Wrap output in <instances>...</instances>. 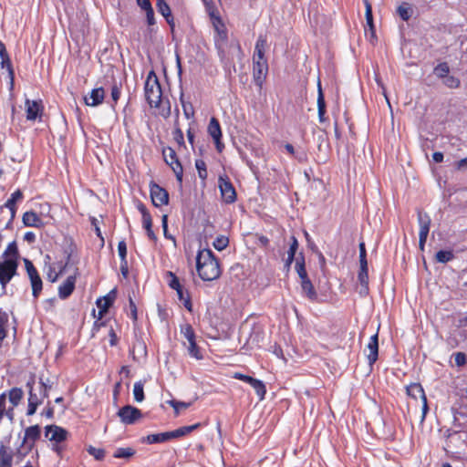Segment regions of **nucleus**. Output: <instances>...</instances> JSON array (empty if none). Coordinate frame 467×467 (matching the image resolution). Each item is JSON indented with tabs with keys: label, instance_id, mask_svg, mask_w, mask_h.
<instances>
[{
	"label": "nucleus",
	"instance_id": "a878e982",
	"mask_svg": "<svg viewBox=\"0 0 467 467\" xmlns=\"http://www.w3.org/2000/svg\"><path fill=\"white\" fill-rule=\"evenodd\" d=\"M208 133L213 140L222 139V130L218 119L213 117L208 125Z\"/></svg>",
	"mask_w": 467,
	"mask_h": 467
},
{
	"label": "nucleus",
	"instance_id": "37998d69",
	"mask_svg": "<svg viewBox=\"0 0 467 467\" xmlns=\"http://www.w3.org/2000/svg\"><path fill=\"white\" fill-rule=\"evenodd\" d=\"M188 352H189V355L192 358H196L198 360L203 358V356H202V354L201 352V349L197 346L196 340L189 342Z\"/></svg>",
	"mask_w": 467,
	"mask_h": 467
},
{
	"label": "nucleus",
	"instance_id": "8fccbe9b",
	"mask_svg": "<svg viewBox=\"0 0 467 467\" xmlns=\"http://www.w3.org/2000/svg\"><path fill=\"white\" fill-rule=\"evenodd\" d=\"M87 451L98 461H102L105 457V451L100 448H95L90 445L87 448Z\"/></svg>",
	"mask_w": 467,
	"mask_h": 467
},
{
	"label": "nucleus",
	"instance_id": "39448f33",
	"mask_svg": "<svg viewBox=\"0 0 467 467\" xmlns=\"http://www.w3.org/2000/svg\"><path fill=\"white\" fill-rule=\"evenodd\" d=\"M163 158L165 162L171 168L173 171L177 181L182 183L183 177V168L179 161L176 151L171 147H168L162 150Z\"/></svg>",
	"mask_w": 467,
	"mask_h": 467
},
{
	"label": "nucleus",
	"instance_id": "5fc2aeb1",
	"mask_svg": "<svg viewBox=\"0 0 467 467\" xmlns=\"http://www.w3.org/2000/svg\"><path fill=\"white\" fill-rule=\"evenodd\" d=\"M39 392L42 393V397H47L48 396V391L51 389L52 388V385L49 384V380L47 379V382L43 380L42 378H40V380H39Z\"/></svg>",
	"mask_w": 467,
	"mask_h": 467
},
{
	"label": "nucleus",
	"instance_id": "5701e85b",
	"mask_svg": "<svg viewBox=\"0 0 467 467\" xmlns=\"http://www.w3.org/2000/svg\"><path fill=\"white\" fill-rule=\"evenodd\" d=\"M300 285L302 288V293L306 297H307L311 301L317 300V294L309 277L300 280Z\"/></svg>",
	"mask_w": 467,
	"mask_h": 467
},
{
	"label": "nucleus",
	"instance_id": "cd10ccee",
	"mask_svg": "<svg viewBox=\"0 0 467 467\" xmlns=\"http://www.w3.org/2000/svg\"><path fill=\"white\" fill-rule=\"evenodd\" d=\"M200 425H201L200 423H196L193 425L183 426V427L178 428L174 431H170V437H171V439H176V438L185 436V435L191 433L192 431H195L196 429H198L200 427Z\"/></svg>",
	"mask_w": 467,
	"mask_h": 467
},
{
	"label": "nucleus",
	"instance_id": "e433bc0d",
	"mask_svg": "<svg viewBox=\"0 0 467 467\" xmlns=\"http://www.w3.org/2000/svg\"><path fill=\"white\" fill-rule=\"evenodd\" d=\"M454 258V254L451 250H440L435 254L437 262L446 264Z\"/></svg>",
	"mask_w": 467,
	"mask_h": 467
},
{
	"label": "nucleus",
	"instance_id": "3c124183",
	"mask_svg": "<svg viewBox=\"0 0 467 467\" xmlns=\"http://www.w3.org/2000/svg\"><path fill=\"white\" fill-rule=\"evenodd\" d=\"M364 5L366 7L365 15H366L367 24L369 26V28L371 30H373L374 25H373L372 6H371L370 3L368 2V0H364Z\"/></svg>",
	"mask_w": 467,
	"mask_h": 467
},
{
	"label": "nucleus",
	"instance_id": "f3484780",
	"mask_svg": "<svg viewBox=\"0 0 467 467\" xmlns=\"http://www.w3.org/2000/svg\"><path fill=\"white\" fill-rule=\"evenodd\" d=\"M116 290H111L105 296L99 298L96 302L99 310V317L103 316L104 313L108 311V309L113 305L114 300L116 298Z\"/></svg>",
	"mask_w": 467,
	"mask_h": 467
},
{
	"label": "nucleus",
	"instance_id": "2f4dec72",
	"mask_svg": "<svg viewBox=\"0 0 467 467\" xmlns=\"http://www.w3.org/2000/svg\"><path fill=\"white\" fill-rule=\"evenodd\" d=\"M180 101H181V104H182V107L184 117L186 119H193V117H194V108H193L192 104L190 101H186L184 99V94H183L182 91L181 92V95H180Z\"/></svg>",
	"mask_w": 467,
	"mask_h": 467
},
{
	"label": "nucleus",
	"instance_id": "6ab92c4d",
	"mask_svg": "<svg viewBox=\"0 0 467 467\" xmlns=\"http://www.w3.org/2000/svg\"><path fill=\"white\" fill-rule=\"evenodd\" d=\"M76 275L68 276L66 281L58 287V296L60 299H67L74 291L76 284Z\"/></svg>",
	"mask_w": 467,
	"mask_h": 467
},
{
	"label": "nucleus",
	"instance_id": "774afa93",
	"mask_svg": "<svg viewBox=\"0 0 467 467\" xmlns=\"http://www.w3.org/2000/svg\"><path fill=\"white\" fill-rule=\"evenodd\" d=\"M145 13H146V18H147L148 25L153 26L155 24L153 8L151 7V8L146 10Z\"/></svg>",
	"mask_w": 467,
	"mask_h": 467
},
{
	"label": "nucleus",
	"instance_id": "423d86ee",
	"mask_svg": "<svg viewBox=\"0 0 467 467\" xmlns=\"http://www.w3.org/2000/svg\"><path fill=\"white\" fill-rule=\"evenodd\" d=\"M24 263L31 283L32 295L35 298H37L43 288L42 279L36 268L34 266L33 263L29 259H24Z\"/></svg>",
	"mask_w": 467,
	"mask_h": 467
},
{
	"label": "nucleus",
	"instance_id": "0e129e2a",
	"mask_svg": "<svg viewBox=\"0 0 467 467\" xmlns=\"http://www.w3.org/2000/svg\"><path fill=\"white\" fill-rule=\"evenodd\" d=\"M295 269H296L300 280L308 278L307 272L306 270V265H295Z\"/></svg>",
	"mask_w": 467,
	"mask_h": 467
},
{
	"label": "nucleus",
	"instance_id": "f704fd0d",
	"mask_svg": "<svg viewBox=\"0 0 467 467\" xmlns=\"http://www.w3.org/2000/svg\"><path fill=\"white\" fill-rule=\"evenodd\" d=\"M135 453V450L130 447H120L116 449V451L113 453V457L118 459H129L132 457Z\"/></svg>",
	"mask_w": 467,
	"mask_h": 467
},
{
	"label": "nucleus",
	"instance_id": "dca6fc26",
	"mask_svg": "<svg viewBox=\"0 0 467 467\" xmlns=\"http://www.w3.org/2000/svg\"><path fill=\"white\" fill-rule=\"evenodd\" d=\"M367 348L368 350V354L367 355V358L368 364L373 365L378 358H379V336L378 333L372 335L369 338V341L367 345Z\"/></svg>",
	"mask_w": 467,
	"mask_h": 467
},
{
	"label": "nucleus",
	"instance_id": "1a4fd4ad",
	"mask_svg": "<svg viewBox=\"0 0 467 467\" xmlns=\"http://www.w3.org/2000/svg\"><path fill=\"white\" fill-rule=\"evenodd\" d=\"M218 187L224 202L233 203L236 201L235 189L226 175L219 177Z\"/></svg>",
	"mask_w": 467,
	"mask_h": 467
},
{
	"label": "nucleus",
	"instance_id": "412c9836",
	"mask_svg": "<svg viewBox=\"0 0 467 467\" xmlns=\"http://www.w3.org/2000/svg\"><path fill=\"white\" fill-rule=\"evenodd\" d=\"M22 199L23 192L19 189H17L11 194L10 198L5 202L4 205L0 207V209H8L10 213L12 214V218H15L16 213V202L21 201Z\"/></svg>",
	"mask_w": 467,
	"mask_h": 467
},
{
	"label": "nucleus",
	"instance_id": "c756f323",
	"mask_svg": "<svg viewBox=\"0 0 467 467\" xmlns=\"http://www.w3.org/2000/svg\"><path fill=\"white\" fill-rule=\"evenodd\" d=\"M13 461V455L8 451L7 448L1 444L0 445V467H11Z\"/></svg>",
	"mask_w": 467,
	"mask_h": 467
},
{
	"label": "nucleus",
	"instance_id": "c03bdc74",
	"mask_svg": "<svg viewBox=\"0 0 467 467\" xmlns=\"http://www.w3.org/2000/svg\"><path fill=\"white\" fill-rule=\"evenodd\" d=\"M4 258H9V257H16V259L17 260L18 258V249H17V245H16V243L15 241L11 242L5 251L4 252L3 255H2Z\"/></svg>",
	"mask_w": 467,
	"mask_h": 467
},
{
	"label": "nucleus",
	"instance_id": "9b49d317",
	"mask_svg": "<svg viewBox=\"0 0 467 467\" xmlns=\"http://www.w3.org/2000/svg\"><path fill=\"white\" fill-rule=\"evenodd\" d=\"M234 378L250 384L251 387L254 389L257 396L259 397L260 400H263L265 399L266 389L265 385L262 380L242 373H235Z\"/></svg>",
	"mask_w": 467,
	"mask_h": 467
},
{
	"label": "nucleus",
	"instance_id": "20e7f679",
	"mask_svg": "<svg viewBox=\"0 0 467 467\" xmlns=\"http://www.w3.org/2000/svg\"><path fill=\"white\" fill-rule=\"evenodd\" d=\"M17 267L18 261L16 257L4 258V260H0V284L3 288H5L6 285L16 275Z\"/></svg>",
	"mask_w": 467,
	"mask_h": 467
},
{
	"label": "nucleus",
	"instance_id": "4be33fe9",
	"mask_svg": "<svg viewBox=\"0 0 467 467\" xmlns=\"http://www.w3.org/2000/svg\"><path fill=\"white\" fill-rule=\"evenodd\" d=\"M35 384L36 377L31 376L28 381L26 382V388L28 389V402L41 404L46 397H42V393L39 392V389H37L38 392H36V389L34 388Z\"/></svg>",
	"mask_w": 467,
	"mask_h": 467
},
{
	"label": "nucleus",
	"instance_id": "09e8293b",
	"mask_svg": "<svg viewBox=\"0 0 467 467\" xmlns=\"http://www.w3.org/2000/svg\"><path fill=\"white\" fill-rule=\"evenodd\" d=\"M397 13L403 21H408L411 16L410 8L407 4L400 5L397 9Z\"/></svg>",
	"mask_w": 467,
	"mask_h": 467
},
{
	"label": "nucleus",
	"instance_id": "f257e3e1",
	"mask_svg": "<svg viewBox=\"0 0 467 467\" xmlns=\"http://www.w3.org/2000/svg\"><path fill=\"white\" fill-rule=\"evenodd\" d=\"M266 47V36L260 35L256 40L253 55V78L254 84L259 88H262L268 73V62L265 57Z\"/></svg>",
	"mask_w": 467,
	"mask_h": 467
},
{
	"label": "nucleus",
	"instance_id": "473e14b6",
	"mask_svg": "<svg viewBox=\"0 0 467 467\" xmlns=\"http://www.w3.org/2000/svg\"><path fill=\"white\" fill-rule=\"evenodd\" d=\"M0 64H1V67L2 68H5L7 70L8 77H9V79H10V84H11V86H13L14 78H15V71H14V68H13L12 62H11L9 55L5 56L4 57H2Z\"/></svg>",
	"mask_w": 467,
	"mask_h": 467
},
{
	"label": "nucleus",
	"instance_id": "a18cd8bd",
	"mask_svg": "<svg viewBox=\"0 0 467 467\" xmlns=\"http://www.w3.org/2000/svg\"><path fill=\"white\" fill-rule=\"evenodd\" d=\"M195 167L198 171L199 178L202 181H205L208 176L205 161L200 159L196 160Z\"/></svg>",
	"mask_w": 467,
	"mask_h": 467
},
{
	"label": "nucleus",
	"instance_id": "4468645a",
	"mask_svg": "<svg viewBox=\"0 0 467 467\" xmlns=\"http://www.w3.org/2000/svg\"><path fill=\"white\" fill-rule=\"evenodd\" d=\"M25 104L27 120L36 119V118L42 113L43 106L40 100H30L26 99Z\"/></svg>",
	"mask_w": 467,
	"mask_h": 467
},
{
	"label": "nucleus",
	"instance_id": "7c9ffc66",
	"mask_svg": "<svg viewBox=\"0 0 467 467\" xmlns=\"http://www.w3.org/2000/svg\"><path fill=\"white\" fill-rule=\"evenodd\" d=\"M76 245L70 241L64 246V254L66 257V262L71 265L77 264L75 260V253H76Z\"/></svg>",
	"mask_w": 467,
	"mask_h": 467
},
{
	"label": "nucleus",
	"instance_id": "f8f14e48",
	"mask_svg": "<svg viewBox=\"0 0 467 467\" xmlns=\"http://www.w3.org/2000/svg\"><path fill=\"white\" fill-rule=\"evenodd\" d=\"M67 431L60 426L53 424L45 427V436L50 441L60 443L67 440Z\"/></svg>",
	"mask_w": 467,
	"mask_h": 467
},
{
	"label": "nucleus",
	"instance_id": "58836bf2",
	"mask_svg": "<svg viewBox=\"0 0 467 467\" xmlns=\"http://www.w3.org/2000/svg\"><path fill=\"white\" fill-rule=\"evenodd\" d=\"M317 112L318 114H326V101L320 81L317 83Z\"/></svg>",
	"mask_w": 467,
	"mask_h": 467
},
{
	"label": "nucleus",
	"instance_id": "680f3d73",
	"mask_svg": "<svg viewBox=\"0 0 467 467\" xmlns=\"http://www.w3.org/2000/svg\"><path fill=\"white\" fill-rule=\"evenodd\" d=\"M120 97V88L115 83L111 87V99L116 104Z\"/></svg>",
	"mask_w": 467,
	"mask_h": 467
},
{
	"label": "nucleus",
	"instance_id": "ddd939ff",
	"mask_svg": "<svg viewBox=\"0 0 467 467\" xmlns=\"http://www.w3.org/2000/svg\"><path fill=\"white\" fill-rule=\"evenodd\" d=\"M211 16L215 30L214 42H227L228 34L224 23L220 16H215L213 14H211Z\"/></svg>",
	"mask_w": 467,
	"mask_h": 467
},
{
	"label": "nucleus",
	"instance_id": "2eb2a0df",
	"mask_svg": "<svg viewBox=\"0 0 467 467\" xmlns=\"http://www.w3.org/2000/svg\"><path fill=\"white\" fill-rule=\"evenodd\" d=\"M105 98V91L103 88H93L89 95L85 96L84 101L87 106L97 107L100 105Z\"/></svg>",
	"mask_w": 467,
	"mask_h": 467
},
{
	"label": "nucleus",
	"instance_id": "393cba45",
	"mask_svg": "<svg viewBox=\"0 0 467 467\" xmlns=\"http://www.w3.org/2000/svg\"><path fill=\"white\" fill-rule=\"evenodd\" d=\"M408 396L417 400L420 398L421 400L426 398L424 389L420 383H411L406 389Z\"/></svg>",
	"mask_w": 467,
	"mask_h": 467
},
{
	"label": "nucleus",
	"instance_id": "79ce46f5",
	"mask_svg": "<svg viewBox=\"0 0 467 467\" xmlns=\"http://www.w3.org/2000/svg\"><path fill=\"white\" fill-rule=\"evenodd\" d=\"M166 277H167L168 285L171 289L177 291V289H180L182 287V285H181V283L179 281V278L171 271H168L166 273Z\"/></svg>",
	"mask_w": 467,
	"mask_h": 467
},
{
	"label": "nucleus",
	"instance_id": "bb28decb",
	"mask_svg": "<svg viewBox=\"0 0 467 467\" xmlns=\"http://www.w3.org/2000/svg\"><path fill=\"white\" fill-rule=\"evenodd\" d=\"M157 7L158 11L165 17L167 23L170 26H173V17L168 4L164 0H158Z\"/></svg>",
	"mask_w": 467,
	"mask_h": 467
},
{
	"label": "nucleus",
	"instance_id": "4d7b16f0",
	"mask_svg": "<svg viewBox=\"0 0 467 467\" xmlns=\"http://www.w3.org/2000/svg\"><path fill=\"white\" fill-rule=\"evenodd\" d=\"M215 44V47L217 49V52H218V56L220 57V59L222 61H223L225 59V47H226V44L227 42H214Z\"/></svg>",
	"mask_w": 467,
	"mask_h": 467
},
{
	"label": "nucleus",
	"instance_id": "9d476101",
	"mask_svg": "<svg viewBox=\"0 0 467 467\" xmlns=\"http://www.w3.org/2000/svg\"><path fill=\"white\" fill-rule=\"evenodd\" d=\"M431 223V220L428 213H422L420 211L418 212V223L420 226L419 248L421 251H423L425 247V244L430 232Z\"/></svg>",
	"mask_w": 467,
	"mask_h": 467
},
{
	"label": "nucleus",
	"instance_id": "6e6552de",
	"mask_svg": "<svg viewBox=\"0 0 467 467\" xmlns=\"http://www.w3.org/2000/svg\"><path fill=\"white\" fill-rule=\"evenodd\" d=\"M150 195L151 202L155 207H161L169 203L168 192L153 181L150 182Z\"/></svg>",
	"mask_w": 467,
	"mask_h": 467
},
{
	"label": "nucleus",
	"instance_id": "49530a36",
	"mask_svg": "<svg viewBox=\"0 0 467 467\" xmlns=\"http://www.w3.org/2000/svg\"><path fill=\"white\" fill-rule=\"evenodd\" d=\"M181 334L188 340V342L195 340V333L190 324H185L181 327Z\"/></svg>",
	"mask_w": 467,
	"mask_h": 467
},
{
	"label": "nucleus",
	"instance_id": "c85d7f7f",
	"mask_svg": "<svg viewBox=\"0 0 467 467\" xmlns=\"http://www.w3.org/2000/svg\"><path fill=\"white\" fill-rule=\"evenodd\" d=\"M178 299L182 303L183 306L189 311H192V304L191 300L190 293L184 290L183 287L177 289L176 291Z\"/></svg>",
	"mask_w": 467,
	"mask_h": 467
},
{
	"label": "nucleus",
	"instance_id": "aec40b11",
	"mask_svg": "<svg viewBox=\"0 0 467 467\" xmlns=\"http://www.w3.org/2000/svg\"><path fill=\"white\" fill-rule=\"evenodd\" d=\"M23 223L27 227L42 228L45 225L43 220L33 211L26 212L22 218Z\"/></svg>",
	"mask_w": 467,
	"mask_h": 467
},
{
	"label": "nucleus",
	"instance_id": "e2e57ef3",
	"mask_svg": "<svg viewBox=\"0 0 467 467\" xmlns=\"http://www.w3.org/2000/svg\"><path fill=\"white\" fill-rule=\"evenodd\" d=\"M136 349L140 350L144 354H146L145 343L140 339H136V341L132 345V349H131L132 353H134Z\"/></svg>",
	"mask_w": 467,
	"mask_h": 467
},
{
	"label": "nucleus",
	"instance_id": "338daca9",
	"mask_svg": "<svg viewBox=\"0 0 467 467\" xmlns=\"http://www.w3.org/2000/svg\"><path fill=\"white\" fill-rule=\"evenodd\" d=\"M292 243L290 244L289 250L287 252L288 254L296 255V250L298 248V242L295 236H292Z\"/></svg>",
	"mask_w": 467,
	"mask_h": 467
},
{
	"label": "nucleus",
	"instance_id": "f03ea898",
	"mask_svg": "<svg viewBox=\"0 0 467 467\" xmlns=\"http://www.w3.org/2000/svg\"><path fill=\"white\" fill-rule=\"evenodd\" d=\"M196 268L199 276L203 281H213L221 275L219 261L210 249H204L196 256Z\"/></svg>",
	"mask_w": 467,
	"mask_h": 467
},
{
	"label": "nucleus",
	"instance_id": "13d9d810",
	"mask_svg": "<svg viewBox=\"0 0 467 467\" xmlns=\"http://www.w3.org/2000/svg\"><path fill=\"white\" fill-rule=\"evenodd\" d=\"M161 226L163 229L164 237L174 241V237L168 233V215L163 214L161 217Z\"/></svg>",
	"mask_w": 467,
	"mask_h": 467
},
{
	"label": "nucleus",
	"instance_id": "c9c22d12",
	"mask_svg": "<svg viewBox=\"0 0 467 467\" xmlns=\"http://www.w3.org/2000/svg\"><path fill=\"white\" fill-rule=\"evenodd\" d=\"M133 396H134V400L137 402H141V401L144 400V399H145V396H144V383L141 380L136 381L134 383V386H133Z\"/></svg>",
	"mask_w": 467,
	"mask_h": 467
},
{
	"label": "nucleus",
	"instance_id": "0eeeda50",
	"mask_svg": "<svg viewBox=\"0 0 467 467\" xmlns=\"http://www.w3.org/2000/svg\"><path fill=\"white\" fill-rule=\"evenodd\" d=\"M117 415L125 425H132L142 418L141 410L131 405H125L120 408Z\"/></svg>",
	"mask_w": 467,
	"mask_h": 467
},
{
	"label": "nucleus",
	"instance_id": "ea45409f",
	"mask_svg": "<svg viewBox=\"0 0 467 467\" xmlns=\"http://www.w3.org/2000/svg\"><path fill=\"white\" fill-rule=\"evenodd\" d=\"M434 74L438 78L443 79L449 75L450 67L446 62L439 63L433 69Z\"/></svg>",
	"mask_w": 467,
	"mask_h": 467
},
{
	"label": "nucleus",
	"instance_id": "b1692460",
	"mask_svg": "<svg viewBox=\"0 0 467 467\" xmlns=\"http://www.w3.org/2000/svg\"><path fill=\"white\" fill-rule=\"evenodd\" d=\"M41 430L38 425H33L25 430V437L23 440L22 444L27 442L28 441H31L32 443L30 446L34 444L36 441H37L40 438Z\"/></svg>",
	"mask_w": 467,
	"mask_h": 467
},
{
	"label": "nucleus",
	"instance_id": "a211bd4d",
	"mask_svg": "<svg viewBox=\"0 0 467 467\" xmlns=\"http://www.w3.org/2000/svg\"><path fill=\"white\" fill-rule=\"evenodd\" d=\"M360 267L358 275V279L362 286L359 294L367 295L368 293V262H359Z\"/></svg>",
	"mask_w": 467,
	"mask_h": 467
},
{
	"label": "nucleus",
	"instance_id": "052dcab7",
	"mask_svg": "<svg viewBox=\"0 0 467 467\" xmlns=\"http://www.w3.org/2000/svg\"><path fill=\"white\" fill-rule=\"evenodd\" d=\"M454 361L458 367H462L466 364V356L462 352H457L454 355Z\"/></svg>",
	"mask_w": 467,
	"mask_h": 467
},
{
	"label": "nucleus",
	"instance_id": "6e6d98bb",
	"mask_svg": "<svg viewBox=\"0 0 467 467\" xmlns=\"http://www.w3.org/2000/svg\"><path fill=\"white\" fill-rule=\"evenodd\" d=\"M118 252H119V256L120 258V261H124V260H127L126 256H127V244H126V242L124 240H121L119 242L118 244Z\"/></svg>",
	"mask_w": 467,
	"mask_h": 467
},
{
	"label": "nucleus",
	"instance_id": "603ef678",
	"mask_svg": "<svg viewBox=\"0 0 467 467\" xmlns=\"http://www.w3.org/2000/svg\"><path fill=\"white\" fill-rule=\"evenodd\" d=\"M460 83V79L454 76L448 75L443 78V84L450 88H457Z\"/></svg>",
	"mask_w": 467,
	"mask_h": 467
},
{
	"label": "nucleus",
	"instance_id": "de8ad7c7",
	"mask_svg": "<svg viewBox=\"0 0 467 467\" xmlns=\"http://www.w3.org/2000/svg\"><path fill=\"white\" fill-rule=\"evenodd\" d=\"M228 244L229 239L224 235H219L213 241V247L218 251H223L228 246Z\"/></svg>",
	"mask_w": 467,
	"mask_h": 467
},
{
	"label": "nucleus",
	"instance_id": "bf43d9fd",
	"mask_svg": "<svg viewBox=\"0 0 467 467\" xmlns=\"http://www.w3.org/2000/svg\"><path fill=\"white\" fill-rule=\"evenodd\" d=\"M47 280L51 283H55L57 281L59 275H57V272L56 271V267L50 265L48 272L47 274Z\"/></svg>",
	"mask_w": 467,
	"mask_h": 467
},
{
	"label": "nucleus",
	"instance_id": "864d4df0",
	"mask_svg": "<svg viewBox=\"0 0 467 467\" xmlns=\"http://www.w3.org/2000/svg\"><path fill=\"white\" fill-rule=\"evenodd\" d=\"M167 403L174 409L176 414L179 413L180 410L187 409L191 405V403H187V402H183V401H178V400H168Z\"/></svg>",
	"mask_w": 467,
	"mask_h": 467
},
{
	"label": "nucleus",
	"instance_id": "7ed1b4c3",
	"mask_svg": "<svg viewBox=\"0 0 467 467\" xmlns=\"http://www.w3.org/2000/svg\"><path fill=\"white\" fill-rule=\"evenodd\" d=\"M145 99L151 108H159L161 104L162 91L158 77L153 70L147 76L144 85Z\"/></svg>",
	"mask_w": 467,
	"mask_h": 467
},
{
	"label": "nucleus",
	"instance_id": "69168bd1",
	"mask_svg": "<svg viewBox=\"0 0 467 467\" xmlns=\"http://www.w3.org/2000/svg\"><path fill=\"white\" fill-rule=\"evenodd\" d=\"M142 225L145 230L152 228V218L150 214H146V216L142 217Z\"/></svg>",
	"mask_w": 467,
	"mask_h": 467
},
{
	"label": "nucleus",
	"instance_id": "4c0bfd02",
	"mask_svg": "<svg viewBox=\"0 0 467 467\" xmlns=\"http://www.w3.org/2000/svg\"><path fill=\"white\" fill-rule=\"evenodd\" d=\"M173 140L176 141L179 147L185 148L184 135L178 124V120L175 121L174 130L172 131Z\"/></svg>",
	"mask_w": 467,
	"mask_h": 467
},
{
	"label": "nucleus",
	"instance_id": "a19ab883",
	"mask_svg": "<svg viewBox=\"0 0 467 467\" xmlns=\"http://www.w3.org/2000/svg\"><path fill=\"white\" fill-rule=\"evenodd\" d=\"M23 398V390L19 388H13L9 390V400L14 407L17 406Z\"/></svg>",
	"mask_w": 467,
	"mask_h": 467
},
{
	"label": "nucleus",
	"instance_id": "72a5a7b5",
	"mask_svg": "<svg viewBox=\"0 0 467 467\" xmlns=\"http://www.w3.org/2000/svg\"><path fill=\"white\" fill-rule=\"evenodd\" d=\"M169 440H171V437H170V431L150 434V435H148V437H147V441L150 444L165 442Z\"/></svg>",
	"mask_w": 467,
	"mask_h": 467
}]
</instances>
